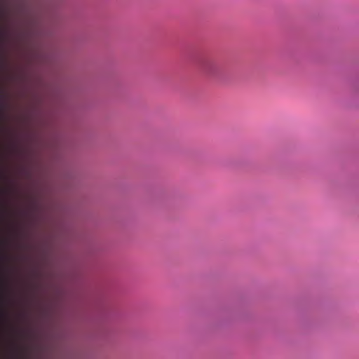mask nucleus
<instances>
[{
	"mask_svg": "<svg viewBox=\"0 0 359 359\" xmlns=\"http://www.w3.org/2000/svg\"><path fill=\"white\" fill-rule=\"evenodd\" d=\"M2 316H3L4 317H6V313H2Z\"/></svg>",
	"mask_w": 359,
	"mask_h": 359,
	"instance_id": "nucleus-1",
	"label": "nucleus"
},
{
	"mask_svg": "<svg viewBox=\"0 0 359 359\" xmlns=\"http://www.w3.org/2000/svg\"><path fill=\"white\" fill-rule=\"evenodd\" d=\"M0 247H8L7 245H0Z\"/></svg>",
	"mask_w": 359,
	"mask_h": 359,
	"instance_id": "nucleus-2",
	"label": "nucleus"
},
{
	"mask_svg": "<svg viewBox=\"0 0 359 359\" xmlns=\"http://www.w3.org/2000/svg\"><path fill=\"white\" fill-rule=\"evenodd\" d=\"M2 191H3V190L0 189V192H2Z\"/></svg>",
	"mask_w": 359,
	"mask_h": 359,
	"instance_id": "nucleus-3",
	"label": "nucleus"
}]
</instances>
